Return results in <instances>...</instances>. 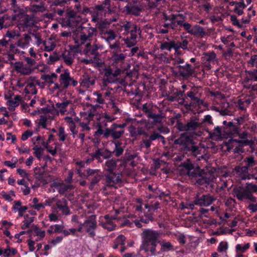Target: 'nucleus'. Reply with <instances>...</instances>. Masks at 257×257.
I'll return each mask as SVG.
<instances>
[{
	"label": "nucleus",
	"mask_w": 257,
	"mask_h": 257,
	"mask_svg": "<svg viewBox=\"0 0 257 257\" xmlns=\"http://www.w3.org/2000/svg\"><path fill=\"white\" fill-rule=\"evenodd\" d=\"M161 233L160 232L150 229H144L141 234L142 244L140 251L150 252L152 255H155L156 246L160 241L159 238Z\"/></svg>",
	"instance_id": "nucleus-1"
},
{
	"label": "nucleus",
	"mask_w": 257,
	"mask_h": 257,
	"mask_svg": "<svg viewBox=\"0 0 257 257\" xmlns=\"http://www.w3.org/2000/svg\"><path fill=\"white\" fill-rule=\"evenodd\" d=\"M174 144L182 146L181 151L183 152H190L195 156L199 153L198 148L194 145V141L185 133L181 134L179 138L174 141Z\"/></svg>",
	"instance_id": "nucleus-2"
},
{
	"label": "nucleus",
	"mask_w": 257,
	"mask_h": 257,
	"mask_svg": "<svg viewBox=\"0 0 257 257\" xmlns=\"http://www.w3.org/2000/svg\"><path fill=\"white\" fill-rule=\"evenodd\" d=\"M98 129L94 133V137H98L101 135L105 139H107L111 136L114 141L119 139L124 133V130L118 128L115 123H113L110 127H106L104 130L102 129L101 124L97 125Z\"/></svg>",
	"instance_id": "nucleus-3"
},
{
	"label": "nucleus",
	"mask_w": 257,
	"mask_h": 257,
	"mask_svg": "<svg viewBox=\"0 0 257 257\" xmlns=\"http://www.w3.org/2000/svg\"><path fill=\"white\" fill-rule=\"evenodd\" d=\"M204 171L200 169L199 168L191 170L185 175H187L191 180H194L195 183L200 185L209 184L212 179L210 177H207L203 175Z\"/></svg>",
	"instance_id": "nucleus-4"
},
{
	"label": "nucleus",
	"mask_w": 257,
	"mask_h": 257,
	"mask_svg": "<svg viewBox=\"0 0 257 257\" xmlns=\"http://www.w3.org/2000/svg\"><path fill=\"white\" fill-rule=\"evenodd\" d=\"M232 193L239 200L244 199H248L252 202H256V198L253 195L248 193L245 187L241 186H236L232 190Z\"/></svg>",
	"instance_id": "nucleus-5"
},
{
	"label": "nucleus",
	"mask_w": 257,
	"mask_h": 257,
	"mask_svg": "<svg viewBox=\"0 0 257 257\" xmlns=\"http://www.w3.org/2000/svg\"><path fill=\"white\" fill-rule=\"evenodd\" d=\"M82 225L89 234V236L93 237L95 235V230L97 227L96 215H92L88 216L84 223H82Z\"/></svg>",
	"instance_id": "nucleus-6"
},
{
	"label": "nucleus",
	"mask_w": 257,
	"mask_h": 257,
	"mask_svg": "<svg viewBox=\"0 0 257 257\" xmlns=\"http://www.w3.org/2000/svg\"><path fill=\"white\" fill-rule=\"evenodd\" d=\"M187 95L192 101L190 103H186L185 104V107L187 110H191L192 106L194 107L198 106L200 107L201 104H203V100L200 99L199 95L195 90L187 92Z\"/></svg>",
	"instance_id": "nucleus-7"
},
{
	"label": "nucleus",
	"mask_w": 257,
	"mask_h": 257,
	"mask_svg": "<svg viewBox=\"0 0 257 257\" xmlns=\"http://www.w3.org/2000/svg\"><path fill=\"white\" fill-rule=\"evenodd\" d=\"M59 82L60 85H62L63 89L67 88L71 82L73 86H76L78 84L76 80H74L73 78L70 77V73L68 70H65L64 73L60 75Z\"/></svg>",
	"instance_id": "nucleus-8"
},
{
	"label": "nucleus",
	"mask_w": 257,
	"mask_h": 257,
	"mask_svg": "<svg viewBox=\"0 0 257 257\" xmlns=\"http://www.w3.org/2000/svg\"><path fill=\"white\" fill-rule=\"evenodd\" d=\"M176 69H178L179 75L184 79H188L194 73L192 65L188 63H186L184 65H177Z\"/></svg>",
	"instance_id": "nucleus-9"
},
{
	"label": "nucleus",
	"mask_w": 257,
	"mask_h": 257,
	"mask_svg": "<svg viewBox=\"0 0 257 257\" xmlns=\"http://www.w3.org/2000/svg\"><path fill=\"white\" fill-rule=\"evenodd\" d=\"M215 198L209 194L203 195L201 197L197 196L194 200V204L200 206H207L210 205Z\"/></svg>",
	"instance_id": "nucleus-10"
},
{
	"label": "nucleus",
	"mask_w": 257,
	"mask_h": 257,
	"mask_svg": "<svg viewBox=\"0 0 257 257\" xmlns=\"http://www.w3.org/2000/svg\"><path fill=\"white\" fill-rule=\"evenodd\" d=\"M195 166L192 163L190 160L188 159L186 161L182 162L178 166V170L180 174L185 175L191 170L194 169Z\"/></svg>",
	"instance_id": "nucleus-11"
},
{
	"label": "nucleus",
	"mask_w": 257,
	"mask_h": 257,
	"mask_svg": "<svg viewBox=\"0 0 257 257\" xmlns=\"http://www.w3.org/2000/svg\"><path fill=\"white\" fill-rule=\"evenodd\" d=\"M15 70L18 73L23 75H30L33 70L28 66H24L22 62H17L14 64Z\"/></svg>",
	"instance_id": "nucleus-12"
},
{
	"label": "nucleus",
	"mask_w": 257,
	"mask_h": 257,
	"mask_svg": "<svg viewBox=\"0 0 257 257\" xmlns=\"http://www.w3.org/2000/svg\"><path fill=\"white\" fill-rule=\"evenodd\" d=\"M142 10L141 6H136L132 3H129L124 7V11L127 15H132L135 16H139Z\"/></svg>",
	"instance_id": "nucleus-13"
},
{
	"label": "nucleus",
	"mask_w": 257,
	"mask_h": 257,
	"mask_svg": "<svg viewBox=\"0 0 257 257\" xmlns=\"http://www.w3.org/2000/svg\"><path fill=\"white\" fill-rule=\"evenodd\" d=\"M57 207L62 212L63 215H67L70 214V210L68 206V202L65 198L58 200L56 203Z\"/></svg>",
	"instance_id": "nucleus-14"
},
{
	"label": "nucleus",
	"mask_w": 257,
	"mask_h": 257,
	"mask_svg": "<svg viewBox=\"0 0 257 257\" xmlns=\"http://www.w3.org/2000/svg\"><path fill=\"white\" fill-rule=\"evenodd\" d=\"M173 49L175 50V52L179 51L180 48L183 50L188 49V45L189 42L187 39H182L181 41H174L173 40Z\"/></svg>",
	"instance_id": "nucleus-15"
},
{
	"label": "nucleus",
	"mask_w": 257,
	"mask_h": 257,
	"mask_svg": "<svg viewBox=\"0 0 257 257\" xmlns=\"http://www.w3.org/2000/svg\"><path fill=\"white\" fill-rule=\"evenodd\" d=\"M112 143L115 145V148L112 153L114 154L116 157H118L121 156L123 153V148L121 147L122 143L120 141H112Z\"/></svg>",
	"instance_id": "nucleus-16"
},
{
	"label": "nucleus",
	"mask_w": 257,
	"mask_h": 257,
	"mask_svg": "<svg viewBox=\"0 0 257 257\" xmlns=\"http://www.w3.org/2000/svg\"><path fill=\"white\" fill-rule=\"evenodd\" d=\"M190 34L194 36H199L202 38L206 34V32L202 27L196 25L193 27L192 31L190 32Z\"/></svg>",
	"instance_id": "nucleus-17"
},
{
	"label": "nucleus",
	"mask_w": 257,
	"mask_h": 257,
	"mask_svg": "<svg viewBox=\"0 0 257 257\" xmlns=\"http://www.w3.org/2000/svg\"><path fill=\"white\" fill-rule=\"evenodd\" d=\"M52 187L56 188L60 194H64L69 188V186L64 183L57 182H54L52 184Z\"/></svg>",
	"instance_id": "nucleus-18"
},
{
	"label": "nucleus",
	"mask_w": 257,
	"mask_h": 257,
	"mask_svg": "<svg viewBox=\"0 0 257 257\" xmlns=\"http://www.w3.org/2000/svg\"><path fill=\"white\" fill-rule=\"evenodd\" d=\"M116 167V162L114 159H111L107 161L105 163V170L107 171L109 174L116 176L115 173L113 172L114 169Z\"/></svg>",
	"instance_id": "nucleus-19"
},
{
	"label": "nucleus",
	"mask_w": 257,
	"mask_h": 257,
	"mask_svg": "<svg viewBox=\"0 0 257 257\" xmlns=\"http://www.w3.org/2000/svg\"><path fill=\"white\" fill-rule=\"evenodd\" d=\"M126 57V54H118L117 51L113 52L112 55V60L114 63H118L124 61Z\"/></svg>",
	"instance_id": "nucleus-20"
},
{
	"label": "nucleus",
	"mask_w": 257,
	"mask_h": 257,
	"mask_svg": "<svg viewBox=\"0 0 257 257\" xmlns=\"http://www.w3.org/2000/svg\"><path fill=\"white\" fill-rule=\"evenodd\" d=\"M160 243L161 246V250L162 252H167L170 250H174L173 245L170 242L162 241L161 242H160Z\"/></svg>",
	"instance_id": "nucleus-21"
},
{
	"label": "nucleus",
	"mask_w": 257,
	"mask_h": 257,
	"mask_svg": "<svg viewBox=\"0 0 257 257\" xmlns=\"http://www.w3.org/2000/svg\"><path fill=\"white\" fill-rule=\"evenodd\" d=\"M103 178V175L96 174L94 177L91 179L89 188L90 190H92L95 185L97 184L98 182Z\"/></svg>",
	"instance_id": "nucleus-22"
},
{
	"label": "nucleus",
	"mask_w": 257,
	"mask_h": 257,
	"mask_svg": "<svg viewBox=\"0 0 257 257\" xmlns=\"http://www.w3.org/2000/svg\"><path fill=\"white\" fill-rule=\"evenodd\" d=\"M103 177H105L106 186L110 187H113L115 186L114 178L115 176L112 174H105Z\"/></svg>",
	"instance_id": "nucleus-23"
},
{
	"label": "nucleus",
	"mask_w": 257,
	"mask_h": 257,
	"mask_svg": "<svg viewBox=\"0 0 257 257\" xmlns=\"http://www.w3.org/2000/svg\"><path fill=\"white\" fill-rule=\"evenodd\" d=\"M71 102L70 100H66L62 103H56V106L59 109L61 113L64 114L66 111V107Z\"/></svg>",
	"instance_id": "nucleus-24"
},
{
	"label": "nucleus",
	"mask_w": 257,
	"mask_h": 257,
	"mask_svg": "<svg viewBox=\"0 0 257 257\" xmlns=\"http://www.w3.org/2000/svg\"><path fill=\"white\" fill-rule=\"evenodd\" d=\"M234 171L239 176L247 175L248 172V168L245 166L242 167L237 166L234 168Z\"/></svg>",
	"instance_id": "nucleus-25"
},
{
	"label": "nucleus",
	"mask_w": 257,
	"mask_h": 257,
	"mask_svg": "<svg viewBox=\"0 0 257 257\" xmlns=\"http://www.w3.org/2000/svg\"><path fill=\"white\" fill-rule=\"evenodd\" d=\"M231 142H235L239 144V146L243 147L244 146L249 145L250 143V141L247 139L243 140H239L237 139H230L227 143H226V146L229 145Z\"/></svg>",
	"instance_id": "nucleus-26"
},
{
	"label": "nucleus",
	"mask_w": 257,
	"mask_h": 257,
	"mask_svg": "<svg viewBox=\"0 0 257 257\" xmlns=\"http://www.w3.org/2000/svg\"><path fill=\"white\" fill-rule=\"evenodd\" d=\"M80 17L77 16L75 19H67V25L70 27H76L80 23Z\"/></svg>",
	"instance_id": "nucleus-27"
},
{
	"label": "nucleus",
	"mask_w": 257,
	"mask_h": 257,
	"mask_svg": "<svg viewBox=\"0 0 257 257\" xmlns=\"http://www.w3.org/2000/svg\"><path fill=\"white\" fill-rule=\"evenodd\" d=\"M186 124L187 131H195L200 126V123L194 120H191Z\"/></svg>",
	"instance_id": "nucleus-28"
},
{
	"label": "nucleus",
	"mask_w": 257,
	"mask_h": 257,
	"mask_svg": "<svg viewBox=\"0 0 257 257\" xmlns=\"http://www.w3.org/2000/svg\"><path fill=\"white\" fill-rule=\"evenodd\" d=\"M25 220L23 221L24 224L22 225V229H25L30 227V224L33 222L34 217H29L28 214H25L24 215Z\"/></svg>",
	"instance_id": "nucleus-29"
},
{
	"label": "nucleus",
	"mask_w": 257,
	"mask_h": 257,
	"mask_svg": "<svg viewBox=\"0 0 257 257\" xmlns=\"http://www.w3.org/2000/svg\"><path fill=\"white\" fill-rule=\"evenodd\" d=\"M78 29H81V31H80V40L81 41V45L84 44L86 42V41H90V40L88 37L87 35L83 31V30L84 29H85V27L80 26V27H79Z\"/></svg>",
	"instance_id": "nucleus-30"
},
{
	"label": "nucleus",
	"mask_w": 257,
	"mask_h": 257,
	"mask_svg": "<svg viewBox=\"0 0 257 257\" xmlns=\"http://www.w3.org/2000/svg\"><path fill=\"white\" fill-rule=\"evenodd\" d=\"M137 32H139L141 33L140 29H138L137 26L135 24V25H133V27L129 32L131 34V37L132 40H136L137 38Z\"/></svg>",
	"instance_id": "nucleus-31"
},
{
	"label": "nucleus",
	"mask_w": 257,
	"mask_h": 257,
	"mask_svg": "<svg viewBox=\"0 0 257 257\" xmlns=\"http://www.w3.org/2000/svg\"><path fill=\"white\" fill-rule=\"evenodd\" d=\"M248 193L252 195L253 192H257V186L252 183H247L245 186Z\"/></svg>",
	"instance_id": "nucleus-32"
},
{
	"label": "nucleus",
	"mask_w": 257,
	"mask_h": 257,
	"mask_svg": "<svg viewBox=\"0 0 257 257\" xmlns=\"http://www.w3.org/2000/svg\"><path fill=\"white\" fill-rule=\"evenodd\" d=\"M104 34L108 35V36L105 38V41L109 43L110 41L115 39L116 35L112 30H109L104 33Z\"/></svg>",
	"instance_id": "nucleus-33"
},
{
	"label": "nucleus",
	"mask_w": 257,
	"mask_h": 257,
	"mask_svg": "<svg viewBox=\"0 0 257 257\" xmlns=\"http://www.w3.org/2000/svg\"><path fill=\"white\" fill-rule=\"evenodd\" d=\"M223 123L224 124V125H227V126L228 127H232L233 128H232V133H231L232 134H239V131L240 130V128L239 127H237L235 125H234L233 124V123L231 121H230V122H227V121L226 120H224L223 122Z\"/></svg>",
	"instance_id": "nucleus-34"
},
{
	"label": "nucleus",
	"mask_w": 257,
	"mask_h": 257,
	"mask_svg": "<svg viewBox=\"0 0 257 257\" xmlns=\"http://www.w3.org/2000/svg\"><path fill=\"white\" fill-rule=\"evenodd\" d=\"M109 25L110 23L109 22L106 20H104L100 22H98L96 24V26L99 30L102 31L104 29L108 28Z\"/></svg>",
	"instance_id": "nucleus-35"
},
{
	"label": "nucleus",
	"mask_w": 257,
	"mask_h": 257,
	"mask_svg": "<svg viewBox=\"0 0 257 257\" xmlns=\"http://www.w3.org/2000/svg\"><path fill=\"white\" fill-rule=\"evenodd\" d=\"M173 40L169 42H165L164 43H162L161 45H160V49L162 50H165L166 49L169 51H171L172 49L173 48Z\"/></svg>",
	"instance_id": "nucleus-36"
},
{
	"label": "nucleus",
	"mask_w": 257,
	"mask_h": 257,
	"mask_svg": "<svg viewBox=\"0 0 257 257\" xmlns=\"http://www.w3.org/2000/svg\"><path fill=\"white\" fill-rule=\"evenodd\" d=\"M90 155L91 157V160L96 159L99 161L100 160V157L103 155V152H101L100 149L97 148L93 153L90 154Z\"/></svg>",
	"instance_id": "nucleus-37"
},
{
	"label": "nucleus",
	"mask_w": 257,
	"mask_h": 257,
	"mask_svg": "<svg viewBox=\"0 0 257 257\" xmlns=\"http://www.w3.org/2000/svg\"><path fill=\"white\" fill-rule=\"evenodd\" d=\"M216 58V54L214 52L205 54V56L203 57L204 61L207 62L214 61Z\"/></svg>",
	"instance_id": "nucleus-38"
},
{
	"label": "nucleus",
	"mask_w": 257,
	"mask_h": 257,
	"mask_svg": "<svg viewBox=\"0 0 257 257\" xmlns=\"http://www.w3.org/2000/svg\"><path fill=\"white\" fill-rule=\"evenodd\" d=\"M34 24V18L29 15H26L24 22V26L26 28L31 26Z\"/></svg>",
	"instance_id": "nucleus-39"
},
{
	"label": "nucleus",
	"mask_w": 257,
	"mask_h": 257,
	"mask_svg": "<svg viewBox=\"0 0 257 257\" xmlns=\"http://www.w3.org/2000/svg\"><path fill=\"white\" fill-rule=\"evenodd\" d=\"M17 251L16 248H10V247L8 246L4 250V256L6 257H10L11 255L15 254L17 253Z\"/></svg>",
	"instance_id": "nucleus-40"
},
{
	"label": "nucleus",
	"mask_w": 257,
	"mask_h": 257,
	"mask_svg": "<svg viewBox=\"0 0 257 257\" xmlns=\"http://www.w3.org/2000/svg\"><path fill=\"white\" fill-rule=\"evenodd\" d=\"M58 136L59 138V141L64 142L66 140V135L65 133L64 128L63 127H59Z\"/></svg>",
	"instance_id": "nucleus-41"
},
{
	"label": "nucleus",
	"mask_w": 257,
	"mask_h": 257,
	"mask_svg": "<svg viewBox=\"0 0 257 257\" xmlns=\"http://www.w3.org/2000/svg\"><path fill=\"white\" fill-rule=\"evenodd\" d=\"M244 162L246 163V167L249 168L250 167H252L255 165L254 158L252 156L246 157L244 159Z\"/></svg>",
	"instance_id": "nucleus-42"
},
{
	"label": "nucleus",
	"mask_w": 257,
	"mask_h": 257,
	"mask_svg": "<svg viewBox=\"0 0 257 257\" xmlns=\"http://www.w3.org/2000/svg\"><path fill=\"white\" fill-rule=\"evenodd\" d=\"M87 30V36L89 38V39L91 40L92 37L93 36L94 34L95 33L97 32V29L96 28H93L91 27L85 28Z\"/></svg>",
	"instance_id": "nucleus-43"
},
{
	"label": "nucleus",
	"mask_w": 257,
	"mask_h": 257,
	"mask_svg": "<svg viewBox=\"0 0 257 257\" xmlns=\"http://www.w3.org/2000/svg\"><path fill=\"white\" fill-rule=\"evenodd\" d=\"M10 19V17L8 15H4L1 19H0V29H2L3 27L7 28L8 26V25L7 24H5L4 25V23H5V21L8 20Z\"/></svg>",
	"instance_id": "nucleus-44"
},
{
	"label": "nucleus",
	"mask_w": 257,
	"mask_h": 257,
	"mask_svg": "<svg viewBox=\"0 0 257 257\" xmlns=\"http://www.w3.org/2000/svg\"><path fill=\"white\" fill-rule=\"evenodd\" d=\"M60 57H62L64 62L69 66L71 65L73 62L72 58L66 55L65 54H62Z\"/></svg>",
	"instance_id": "nucleus-45"
},
{
	"label": "nucleus",
	"mask_w": 257,
	"mask_h": 257,
	"mask_svg": "<svg viewBox=\"0 0 257 257\" xmlns=\"http://www.w3.org/2000/svg\"><path fill=\"white\" fill-rule=\"evenodd\" d=\"M177 129L181 132L187 131V124H183L182 122L177 121L176 124Z\"/></svg>",
	"instance_id": "nucleus-46"
},
{
	"label": "nucleus",
	"mask_w": 257,
	"mask_h": 257,
	"mask_svg": "<svg viewBox=\"0 0 257 257\" xmlns=\"http://www.w3.org/2000/svg\"><path fill=\"white\" fill-rule=\"evenodd\" d=\"M230 20L232 22L233 25L237 26L239 28H242V25L239 23L238 20L237 19V17L235 15L231 16Z\"/></svg>",
	"instance_id": "nucleus-47"
},
{
	"label": "nucleus",
	"mask_w": 257,
	"mask_h": 257,
	"mask_svg": "<svg viewBox=\"0 0 257 257\" xmlns=\"http://www.w3.org/2000/svg\"><path fill=\"white\" fill-rule=\"evenodd\" d=\"M229 5L231 6L235 5V6H237L238 8H241L242 9H245L246 7L243 1L240 2L232 1L229 3Z\"/></svg>",
	"instance_id": "nucleus-48"
},
{
	"label": "nucleus",
	"mask_w": 257,
	"mask_h": 257,
	"mask_svg": "<svg viewBox=\"0 0 257 257\" xmlns=\"http://www.w3.org/2000/svg\"><path fill=\"white\" fill-rule=\"evenodd\" d=\"M102 227L108 231H112L115 229L116 225L113 223H103L102 224Z\"/></svg>",
	"instance_id": "nucleus-49"
},
{
	"label": "nucleus",
	"mask_w": 257,
	"mask_h": 257,
	"mask_svg": "<svg viewBox=\"0 0 257 257\" xmlns=\"http://www.w3.org/2000/svg\"><path fill=\"white\" fill-rule=\"evenodd\" d=\"M109 47L111 49H116V51L118 52H121V49L119 47L120 43L119 41H116L113 44H111L110 43Z\"/></svg>",
	"instance_id": "nucleus-50"
},
{
	"label": "nucleus",
	"mask_w": 257,
	"mask_h": 257,
	"mask_svg": "<svg viewBox=\"0 0 257 257\" xmlns=\"http://www.w3.org/2000/svg\"><path fill=\"white\" fill-rule=\"evenodd\" d=\"M163 116L160 114H156L154 115L152 119L155 123H161L162 121Z\"/></svg>",
	"instance_id": "nucleus-51"
},
{
	"label": "nucleus",
	"mask_w": 257,
	"mask_h": 257,
	"mask_svg": "<svg viewBox=\"0 0 257 257\" xmlns=\"http://www.w3.org/2000/svg\"><path fill=\"white\" fill-rule=\"evenodd\" d=\"M228 245L226 242L222 241L220 243L218 247V251L222 252L225 251L227 249Z\"/></svg>",
	"instance_id": "nucleus-52"
},
{
	"label": "nucleus",
	"mask_w": 257,
	"mask_h": 257,
	"mask_svg": "<svg viewBox=\"0 0 257 257\" xmlns=\"http://www.w3.org/2000/svg\"><path fill=\"white\" fill-rule=\"evenodd\" d=\"M249 243L245 244L243 247H242L240 244H237L236 246V249L237 251H240L241 252H243L249 248Z\"/></svg>",
	"instance_id": "nucleus-53"
},
{
	"label": "nucleus",
	"mask_w": 257,
	"mask_h": 257,
	"mask_svg": "<svg viewBox=\"0 0 257 257\" xmlns=\"http://www.w3.org/2000/svg\"><path fill=\"white\" fill-rule=\"evenodd\" d=\"M68 19H75L77 17L76 12L73 10H69L66 13Z\"/></svg>",
	"instance_id": "nucleus-54"
},
{
	"label": "nucleus",
	"mask_w": 257,
	"mask_h": 257,
	"mask_svg": "<svg viewBox=\"0 0 257 257\" xmlns=\"http://www.w3.org/2000/svg\"><path fill=\"white\" fill-rule=\"evenodd\" d=\"M94 95H96L97 97L96 99V102L99 104H103L104 102V99L102 97V94L97 91H95L93 93Z\"/></svg>",
	"instance_id": "nucleus-55"
},
{
	"label": "nucleus",
	"mask_w": 257,
	"mask_h": 257,
	"mask_svg": "<svg viewBox=\"0 0 257 257\" xmlns=\"http://www.w3.org/2000/svg\"><path fill=\"white\" fill-rule=\"evenodd\" d=\"M47 121V118L44 116L41 115L40 116V122L39 124L41 125L43 128H46V122Z\"/></svg>",
	"instance_id": "nucleus-56"
},
{
	"label": "nucleus",
	"mask_w": 257,
	"mask_h": 257,
	"mask_svg": "<svg viewBox=\"0 0 257 257\" xmlns=\"http://www.w3.org/2000/svg\"><path fill=\"white\" fill-rule=\"evenodd\" d=\"M33 132L30 130L26 131L22 136L21 139L23 141H26L28 137L32 136Z\"/></svg>",
	"instance_id": "nucleus-57"
},
{
	"label": "nucleus",
	"mask_w": 257,
	"mask_h": 257,
	"mask_svg": "<svg viewBox=\"0 0 257 257\" xmlns=\"http://www.w3.org/2000/svg\"><path fill=\"white\" fill-rule=\"evenodd\" d=\"M124 42L128 47L134 46L136 45L137 42L136 40H132L131 38L130 39L128 38L125 39Z\"/></svg>",
	"instance_id": "nucleus-58"
},
{
	"label": "nucleus",
	"mask_w": 257,
	"mask_h": 257,
	"mask_svg": "<svg viewBox=\"0 0 257 257\" xmlns=\"http://www.w3.org/2000/svg\"><path fill=\"white\" fill-rule=\"evenodd\" d=\"M137 154L135 153L133 155L128 154L127 156H125L124 157V162H128L130 161H133V160L137 157Z\"/></svg>",
	"instance_id": "nucleus-59"
},
{
	"label": "nucleus",
	"mask_w": 257,
	"mask_h": 257,
	"mask_svg": "<svg viewBox=\"0 0 257 257\" xmlns=\"http://www.w3.org/2000/svg\"><path fill=\"white\" fill-rule=\"evenodd\" d=\"M42 80L48 82L50 84L54 83V81L52 78H50V75L44 74L42 75L41 78Z\"/></svg>",
	"instance_id": "nucleus-60"
},
{
	"label": "nucleus",
	"mask_w": 257,
	"mask_h": 257,
	"mask_svg": "<svg viewBox=\"0 0 257 257\" xmlns=\"http://www.w3.org/2000/svg\"><path fill=\"white\" fill-rule=\"evenodd\" d=\"M157 130L161 133L168 134L170 132V130L168 127H165L163 125L158 126Z\"/></svg>",
	"instance_id": "nucleus-61"
},
{
	"label": "nucleus",
	"mask_w": 257,
	"mask_h": 257,
	"mask_svg": "<svg viewBox=\"0 0 257 257\" xmlns=\"http://www.w3.org/2000/svg\"><path fill=\"white\" fill-rule=\"evenodd\" d=\"M60 57H58L57 56L54 57L53 56H50L49 58V59L47 62V64H53L55 62L58 61L60 59Z\"/></svg>",
	"instance_id": "nucleus-62"
},
{
	"label": "nucleus",
	"mask_w": 257,
	"mask_h": 257,
	"mask_svg": "<svg viewBox=\"0 0 257 257\" xmlns=\"http://www.w3.org/2000/svg\"><path fill=\"white\" fill-rule=\"evenodd\" d=\"M245 73L248 74L250 80L257 81L256 75L252 73L251 71H246Z\"/></svg>",
	"instance_id": "nucleus-63"
},
{
	"label": "nucleus",
	"mask_w": 257,
	"mask_h": 257,
	"mask_svg": "<svg viewBox=\"0 0 257 257\" xmlns=\"http://www.w3.org/2000/svg\"><path fill=\"white\" fill-rule=\"evenodd\" d=\"M125 240V237L123 235H119L116 238V241L117 244H124Z\"/></svg>",
	"instance_id": "nucleus-64"
}]
</instances>
